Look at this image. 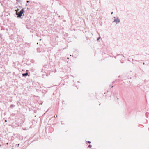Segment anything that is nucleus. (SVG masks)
I'll return each instance as SVG.
<instances>
[{"instance_id": "2eb2a0df", "label": "nucleus", "mask_w": 149, "mask_h": 149, "mask_svg": "<svg viewBox=\"0 0 149 149\" xmlns=\"http://www.w3.org/2000/svg\"><path fill=\"white\" fill-rule=\"evenodd\" d=\"M41 40V39H40V40Z\"/></svg>"}, {"instance_id": "dca6fc26", "label": "nucleus", "mask_w": 149, "mask_h": 149, "mask_svg": "<svg viewBox=\"0 0 149 149\" xmlns=\"http://www.w3.org/2000/svg\"><path fill=\"white\" fill-rule=\"evenodd\" d=\"M12 106H13L12 105H11V107Z\"/></svg>"}, {"instance_id": "f03ea898", "label": "nucleus", "mask_w": 149, "mask_h": 149, "mask_svg": "<svg viewBox=\"0 0 149 149\" xmlns=\"http://www.w3.org/2000/svg\"><path fill=\"white\" fill-rule=\"evenodd\" d=\"M24 12V9H21L20 11L19 12V18L21 17V16H22V14H23Z\"/></svg>"}, {"instance_id": "a211bd4d", "label": "nucleus", "mask_w": 149, "mask_h": 149, "mask_svg": "<svg viewBox=\"0 0 149 149\" xmlns=\"http://www.w3.org/2000/svg\"><path fill=\"white\" fill-rule=\"evenodd\" d=\"M148 130H149V129H148Z\"/></svg>"}, {"instance_id": "1a4fd4ad", "label": "nucleus", "mask_w": 149, "mask_h": 149, "mask_svg": "<svg viewBox=\"0 0 149 149\" xmlns=\"http://www.w3.org/2000/svg\"><path fill=\"white\" fill-rule=\"evenodd\" d=\"M113 12H112L111 13V14H113Z\"/></svg>"}, {"instance_id": "39448f33", "label": "nucleus", "mask_w": 149, "mask_h": 149, "mask_svg": "<svg viewBox=\"0 0 149 149\" xmlns=\"http://www.w3.org/2000/svg\"><path fill=\"white\" fill-rule=\"evenodd\" d=\"M100 38H101V37H100L97 38V40L98 41L99 40V39H100Z\"/></svg>"}, {"instance_id": "423d86ee", "label": "nucleus", "mask_w": 149, "mask_h": 149, "mask_svg": "<svg viewBox=\"0 0 149 149\" xmlns=\"http://www.w3.org/2000/svg\"><path fill=\"white\" fill-rule=\"evenodd\" d=\"M88 147H89V148H91V147H92V146L91 145H89L88 146Z\"/></svg>"}, {"instance_id": "4468645a", "label": "nucleus", "mask_w": 149, "mask_h": 149, "mask_svg": "<svg viewBox=\"0 0 149 149\" xmlns=\"http://www.w3.org/2000/svg\"><path fill=\"white\" fill-rule=\"evenodd\" d=\"M17 145H18V146H19V144H18Z\"/></svg>"}, {"instance_id": "6e6552de", "label": "nucleus", "mask_w": 149, "mask_h": 149, "mask_svg": "<svg viewBox=\"0 0 149 149\" xmlns=\"http://www.w3.org/2000/svg\"><path fill=\"white\" fill-rule=\"evenodd\" d=\"M87 142L89 144L90 143H91V142L90 141H87Z\"/></svg>"}, {"instance_id": "ddd939ff", "label": "nucleus", "mask_w": 149, "mask_h": 149, "mask_svg": "<svg viewBox=\"0 0 149 149\" xmlns=\"http://www.w3.org/2000/svg\"><path fill=\"white\" fill-rule=\"evenodd\" d=\"M5 122H7V120H5Z\"/></svg>"}, {"instance_id": "f8f14e48", "label": "nucleus", "mask_w": 149, "mask_h": 149, "mask_svg": "<svg viewBox=\"0 0 149 149\" xmlns=\"http://www.w3.org/2000/svg\"><path fill=\"white\" fill-rule=\"evenodd\" d=\"M99 3H100V0Z\"/></svg>"}, {"instance_id": "7ed1b4c3", "label": "nucleus", "mask_w": 149, "mask_h": 149, "mask_svg": "<svg viewBox=\"0 0 149 149\" xmlns=\"http://www.w3.org/2000/svg\"><path fill=\"white\" fill-rule=\"evenodd\" d=\"M18 10L19 9H17L15 10V11H16V15H17V17L18 18L19 17V13L18 12Z\"/></svg>"}, {"instance_id": "20e7f679", "label": "nucleus", "mask_w": 149, "mask_h": 149, "mask_svg": "<svg viewBox=\"0 0 149 149\" xmlns=\"http://www.w3.org/2000/svg\"><path fill=\"white\" fill-rule=\"evenodd\" d=\"M28 75V73L27 72H26L25 73H23L22 74V75L23 76H25Z\"/></svg>"}, {"instance_id": "f3484780", "label": "nucleus", "mask_w": 149, "mask_h": 149, "mask_svg": "<svg viewBox=\"0 0 149 149\" xmlns=\"http://www.w3.org/2000/svg\"><path fill=\"white\" fill-rule=\"evenodd\" d=\"M18 0H17V2L18 1Z\"/></svg>"}, {"instance_id": "0eeeda50", "label": "nucleus", "mask_w": 149, "mask_h": 149, "mask_svg": "<svg viewBox=\"0 0 149 149\" xmlns=\"http://www.w3.org/2000/svg\"><path fill=\"white\" fill-rule=\"evenodd\" d=\"M57 117V115H55L54 116V117L55 118H56V117Z\"/></svg>"}, {"instance_id": "9d476101", "label": "nucleus", "mask_w": 149, "mask_h": 149, "mask_svg": "<svg viewBox=\"0 0 149 149\" xmlns=\"http://www.w3.org/2000/svg\"><path fill=\"white\" fill-rule=\"evenodd\" d=\"M143 65H144L145 64V63H143Z\"/></svg>"}, {"instance_id": "9b49d317", "label": "nucleus", "mask_w": 149, "mask_h": 149, "mask_svg": "<svg viewBox=\"0 0 149 149\" xmlns=\"http://www.w3.org/2000/svg\"><path fill=\"white\" fill-rule=\"evenodd\" d=\"M29 2V1H27V3H28V2Z\"/></svg>"}, {"instance_id": "f257e3e1", "label": "nucleus", "mask_w": 149, "mask_h": 149, "mask_svg": "<svg viewBox=\"0 0 149 149\" xmlns=\"http://www.w3.org/2000/svg\"><path fill=\"white\" fill-rule=\"evenodd\" d=\"M114 18H115V19L113 22H115L117 24L120 22V20L118 18H116L115 17H114Z\"/></svg>"}]
</instances>
